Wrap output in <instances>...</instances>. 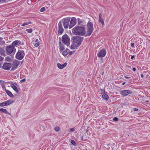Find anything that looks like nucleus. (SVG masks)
<instances>
[{"label":"nucleus","instance_id":"a19ab883","mask_svg":"<svg viewBox=\"0 0 150 150\" xmlns=\"http://www.w3.org/2000/svg\"><path fill=\"white\" fill-rule=\"evenodd\" d=\"M131 47L133 48L134 46V43H131Z\"/></svg>","mask_w":150,"mask_h":150},{"label":"nucleus","instance_id":"7c9ffc66","mask_svg":"<svg viewBox=\"0 0 150 150\" xmlns=\"http://www.w3.org/2000/svg\"><path fill=\"white\" fill-rule=\"evenodd\" d=\"M71 143L73 145H75L76 144L75 141L73 140H72L71 141Z\"/></svg>","mask_w":150,"mask_h":150},{"label":"nucleus","instance_id":"37998d69","mask_svg":"<svg viewBox=\"0 0 150 150\" xmlns=\"http://www.w3.org/2000/svg\"><path fill=\"white\" fill-rule=\"evenodd\" d=\"M27 22L28 23V24L33 23V22L30 21Z\"/></svg>","mask_w":150,"mask_h":150},{"label":"nucleus","instance_id":"79ce46f5","mask_svg":"<svg viewBox=\"0 0 150 150\" xmlns=\"http://www.w3.org/2000/svg\"><path fill=\"white\" fill-rule=\"evenodd\" d=\"M4 59V58L0 56V61H2Z\"/></svg>","mask_w":150,"mask_h":150},{"label":"nucleus","instance_id":"c03bdc74","mask_svg":"<svg viewBox=\"0 0 150 150\" xmlns=\"http://www.w3.org/2000/svg\"><path fill=\"white\" fill-rule=\"evenodd\" d=\"M133 110L135 111H137L138 110V109L137 108H134Z\"/></svg>","mask_w":150,"mask_h":150},{"label":"nucleus","instance_id":"9d476101","mask_svg":"<svg viewBox=\"0 0 150 150\" xmlns=\"http://www.w3.org/2000/svg\"><path fill=\"white\" fill-rule=\"evenodd\" d=\"M63 25L64 28H67L69 27L70 19L69 18H64V19Z\"/></svg>","mask_w":150,"mask_h":150},{"label":"nucleus","instance_id":"f3484780","mask_svg":"<svg viewBox=\"0 0 150 150\" xmlns=\"http://www.w3.org/2000/svg\"><path fill=\"white\" fill-rule=\"evenodd\" d=\"M21 44V42L20 41L16 40L13 41L12 43V45L13 47L16 46L17 45H19Z\"/></svg>","mask_w":150,"mask_h":150},{"label":"nucleus","instance_id":"cd10ccee","mask_svg":"<svg viewBox=\"0 0 150 150\" xmlns=\"http://www.w3.org/2000/svg\"><path fill=\"white\" fill-rule=\"evenodd\" d=\"M4 43V41L3 40V38L0 37V45L1 44H3Z\"/></svg>","mask_w":150,"mask_h":150},{"label":"nucleus","instance_id":"2eb2a0df","mask_svg":"<svg viewBox=\"0 0 150 150\" xmlns=\"http://www.w3.org/2000/svg\"><path fill=\"white\" fill-rule=\"evenodd\" d=\"M16 84H13L11 83L10 84V86L13 89V90L15 91L17 93H18L19 91L16 86Z\"/></svg>","mask_w":150,"mask_h":150},{"label":"nucleus","instance_id":"c85d7f7f","mask_svg":"<svg viewBox=\"0 0 150 150\" xmlns=\"http://www.w3.org/2000/svg\"><path fill=\"white\" fill-rule=\"evenodd\" d=\"M46 10L45 7H43L41 8L40 10V11L41 12L44 11Z\"/></svg>","mask_w":150,"mask_h":150},{"label":"nucleus","instance_id":"393cba45","mask_svg":"<svg viewBox=\"0 0 150 150\" xmlns=\"http://www.w3.org/2000/svg\"><path fill=\"white\" fill-rule=\"evenodd\" d=\"M33 44L34 45L35 47H38L40 45V43H39V42H33Z\"/></svg>","mask_w":150,"mask_h":150},{"label":"nucleus","instance_id":"f257e3e1","mask_svg":"<svg viewBox=\"0 0 150 150\" xmlns=\"http://www.w3.org/2000/svg\"><path fill=\"white\" fill-rule=\"evenodd\" d=\"M72 31L75 35L82 36L85 34V29L82 27L75 26L72 29Z\"/></svg>","mask_w":150,"mask_h":150},{"label":"nucleus","instance_id":"a211bd4d","mask_svg":"<svg viewBox=\"0 0 150 150\" xmlns=\"http://www.w3.org/2000/svg\"><path fill=\"white\" fill-rule=\"evenodd\" d=\"M79 46H78V45H77L76 43H74L71 45V46L70 47V48L71 50H74V49H76L77 47H78Z\"/></svg>","mask_w":150,"mask_h":150},{"label":"nucleus","instance_id":"9b49d317","mask_svg":"<svg viewBox=\"0 0 150 150\" xmlns=\"http://www.w3.org/2000/svg\"><path fill=\"white\" fill-rule=\"evenodd\" d=\"M11 66L12 65L10 63L5 62L4 63L2 68L4 70H8L10 69Z\"/></svg>","mask_w":150,"mask_h":150},{"label":"nucleus","instance_id":"412c9836","mask_svg":"<svg viewBox=\"0 0 150 150\" xmlns=\"http://www.w3.org/2000/svg\"><path fill=\"white\" fill-rule=\"evenodd\" d=\"M102 98L105 100H107L108 99L109 97L108 96L105 94V93H103L102 94Z\"/></svg>","mask_w":150,"mask_h":150},{"label":"nucleus","instance_id":"ea45409f","mask_svg":"<svg viewBox=\"0 0 150 150\" xmlns=\"http://www.w3.org/2000/svg\"><path fill=\"white\" fill-rule=\"evenodd\" d=\"M102 14L101 13H100L99 15V19L102 18Z\"/></svg>","mask_w":150,"mask_h":150},{"label":"nucleus","instance_id":"2f4dec72","mask_svg":"<svg viewBox=\"0 0 150 150\" xmlns=\"http://www.w3.org/2000/svg\"><path fill=\"white\" fill-rule=\"evenodd\" d=\"M28 25V22H24V23H23L21 25V26H24L25 25Z\"/></svg>","mask_w":150,"mask_h":150},{"label":"nucleus","instance_id":"aec40b11","mask_svg":"<svg viewBox=\"0 0 150 150\" xmlns=\"http://www.w3.org/2000/svg\"><path fill=\"white\" fill-rule=\"evenodd\" d=\"M5 92L11 98H13V96L11 92L8 90L5 89Z\"/></svg>","mask_w":150,"mask_h":150},{"label":"nucleus","instance_id":"a18cd8bd","mask_svg":"<svg viewBox=\"0 0 150 150\" xmlns=\"http://www.w3.org/2000/svg\"><path fill=\"white\" fill-rule=\"evenodd\" d=\"M144 76H145L146 78H147L149 76V74H145L144 75Z\"/></svg>","mask_w":150,"mask_h":150},{"label":"nucleus","instance_id":"b1692460","mask_svg":"<svg viewBox=\"0 0 150 150\" xmlns=\"http://www.w3.org/2000/svg\"><path fill=\"white\" fill-rule=\"evenodd\" d=\"M0 53L2 55H3L4 56H5L4 51V50L1 47H0Z\"/></svg>","mask_w":150,"mask_h":150},{"label":"nucleus","instance_id":"bb28decb","mask_svg":"<svg viewBox=\"0 0 150 150\" xmlns=\"http://www.w3.org/2000/svg\"><path fill=\"white\" fill-rule=\"evenodd\" d=\"M99 21L103 25H104V21L102 18L99 19Z\"/></svg>","mask_w":150,"mask_h":150},{"label":"nucleus","instance_id":"8fccbe9b","mask_svg":"<svg viewBox=\"0 0 150 150\" xmlns=\"http://www.w3.org/2000/svg\"><path fill=\"white\" fill-rule=\"evenodd\" d=\"M134 57V55H133V56H132L131 57V59H133Z\"/></svg>","mask_w":150,"mask_h":150},{"label":"nucleus","instance_id":"e433bc0d","mask_svg":"<svg viewBox=\"0 0 150 150\" xmlns=\"http://www.w3.org/2000/svg\"><path fill=\"white\" fill-rule=\"evenodd\" d=\"M38 39H35V40H33V42H38Z\"/></svg>","mask_w":150,"mask_h":150},{"label":"nucleus","instance_id":"1a4fd4ad","mask_svg":"<svg viewBox=\"0 0 150 150\" xmlns=\"http://www.w3.org/2000/svg\"><path fill=\"white\" fill-rule=\"evenodd\" d=\"M64 31V29L62 27V24L60 22H59L58 24V34L59 35L62 34Z\"/></svg>","mask_w":150,"mask_h":150},{"label":"nucleus","instance_id":"f8f14e48","mask_svg":"<svg viewBox=\"0 0 150 150\" xmlns=\"http://www.w3.org/2000/svg\"><path fill=\"white\" fill-rule=\"evenodd\" d=\"M120 93L123 96H126L132 93V92L129 90H124L121 91L120 92Z\"/></svg>","mask_w":150,"mask_h":150},{"label":"nucleus","instance_id":"5701e85b","mask_svg":"<svg viewBox=\"0 0 150 150\" xmlns=\"http://www.w3.org/2000/svg\"><path fill=\"white\" fill-rule=\"evenodd\" d=\"M59 45H60V47L59 48L60 52V53H62L63 51L65 50V48L63 46L61 45V43H59Z\"/></svg>","mask_w":150,"mask_h":150},{"label":"nucleus","instance_id":"4be33fe9","mask_svg":"<svg viewBox=\"0 0 150 150\" xmlns=\"http://www.w3.org/2000/svg\"><path fill=\"white\" fill-rule=\"evenodd\" d=\"M0 111L6 114H10V113L8 112L7 110L5 109L0 108Z\"/></svg>","mask_w":150,"mask_h":150},{"label":"nucleus","instance_id":"20e7f679","mask_svg":"<svg viewBox=\"0 0 150 150\" xmlns=\"http://www.w3.org/2000/svg\"><path fill=\"white\" fill-rule=\"evenodd\" d=\"M83 40V38L79 36H75L73 38V42L79 46L81 45Z\"/></svg>","mask_w":150,"mask_h":150},{"label":"nucleus","instance_id":"4c0bfd02","mask_svg":"<svg viewBox=\"0 0 150 150\" xmlns=\"http://www.w3.org/2000/svg\"><path fill=\"white\" fill-rule=\"evenodd\" d=\"M25 81H26L25 79H23L21 80L20 81V82H24Z\"/></svg>","mask_w":150,"mask_h":150},{"label":"nucleus","instance_id":"0eeeda50","mask_svg":"<svg viewBox=\"0 0 150 150\" xmlns=\"http://www.w3.org/2000/svg\"><path fill=\"white\" fill-rule=\"evenodd\" d=\"M76 20L75 17H73L71 19L69 25V28L70 29L73 28L76 24Z\"/></svg>","mask_w":150,"mask_h":150},{"label":"nucleus","instance_id":"c9c22d12","mask_svg":"<svg viewBox=\"0 0 150 150\" xmlns=\"http://www.w3.org/2000/svg\"><path fill=\"white\" fill-rule=\"evenodd\" d=\"M75 130V128H70V131L71 132H73Z\"/></svg>","mask_w":150,"mask_h":150},{"label":"nucleus","instance_id":"f704fd0d","mask_svg":"<svg viewBox=\"0 0 150 150\" xmlns=\"http://www.w3.org/2000/svg\"><path fill=\"white\" fill-rule=\"evenodd\" d=\"M75 52V51H71L70 50H69V53L70 54V55H71L72 54H73Z\"/></svg>","mask_w":150,"mask_h":150},{"label":"nucleus","instance_id":"6e6552de","mask_svg":"<svg viewBox=\"0 0 150 150\" xmlns=\"http://www.w3.org/2000/svg\"><path fill=\"white\" fill-rule=\"evenodd\" d=\"M14 102L12 100H9L0 103V107H4L9 105Z\"/></svg>","mask_w":150,"mask_h":150},{"label":"nucleus","instance_id":"58836bf2","mask_svg":"<svg viewBox=\"0 0 150 150\" xmlns=\"http://www.w3.org/2000/svg\"><path fill=\"white\" fill-rule=\"evenodd\" d=\"M4 84V81L2 80H0V84L2 85Z\"/></svg>","mask_w":150,"mask_h":150},{"label":"nucleus","instance_id":"4468645a","mask_svg":"<svg viewBox=\"0 0 150 150\" xmlns=\"http://www.w3.org/2000/svg\"><path fill=\"white\" fill-rule=\"evenodd\" d=\"M20 62L19 61L16 60L14 62L13 67L12 68L13 70H15L19 65Z\"/></svg>","mask_w":150,"mask_h":150},{"label":"nucleus","instance_id":"423d86ee","mask_svg":"<svg viewBox=\"0 0 150 150\" xmlns=\"http://www.w3.org/2000/svg\"><path fill=\"white\" fill-rule=\"evenodd\" d=\"M7 52L9 54H15L16 52V49L12 45L8 46L6 48Z\"/></svg>","mask_w":150,"mask_h":150},{"label":"nucleus","instance_id":"dca6fc26","mask_svg":"<svg viewBox=\"0 0 150 150\" xmlns=\"http://www.w3.org/2000/svg\"><path fill=\"white\" fill-rule=\"evenodd\" d=\"M67 65V63H66L62 64L59 63H58L57 64L58 68L60 69H62L64 68Z\"/></svg>","mask_w":150,"mask_h":150},{"label":"nucleus","instance_id":"864d4df0","mask_svg":"<svg viewBox=\"0 0 150 150\" xmlns=\"http://www.w3.org/2000/svg\"><path fill=\"white\" fill-rule=\"evenodd\" d=\"M125 82H123V83H122V85H124V84H125Z\"/></svg>","mask_w":150,"mask_h":150},{"label":"nucleus","instance_id":"a878e982","mask_svg":"<svg viewBox=\"0 0 150 150\" xmlns=\"http://www.w3.org/2000/svg\"><path fill=\"white\" fill-rule=\"evenodd\" d=\"M25 31L29 33H31L32 32L33 30L32 29L30 28L26 30Z\"/></svg>","mask_w":150,"mask_h":150},{"label":"nucleus","instance_id":"473e14b6","mask_svg":"<svg viewBox=\"0 0 150 150\" xmlns=\"http://www.w3.org/2000/svg\"><path fill=\"white\" fill-rule=\"evenodd\" d=\"M55 130L57 132L59 131L60 128L59 127H56L54 128Z\"/></svg>","mask_w":150,"mask_h":150},{"label":"nucleus","instance_id":"49530a36","mask_svg":"<svg viewBox=\"0 0 150 150\" xmlns=\"http://www.w3.org/2000/svg\"><path fill=\"white\" fill-rule=\"evenodd\" d=\"M136 70V69L135 68H134L132 69V70L134 71H135Z\"/></svg>","mask_w":150,"mask_h":150},{"label":"nucleus","instance_id":"de8ad7c7","mask_svg":"<svg viewBox=\"0 0 150 150\" xmlns=\"http://www.w3.org/2000/svg\"><path fill=\"white\" fill-rule=\"evenodd\" d=\"M79 20H80V19L79 18H78V23L79 24H80V22L79 21Z\"/></svg>","mask_w":150,"mask_h":150},{"label":"nucleus","instance_id":"3c124183","mask_svg":"<svg viewBox=\"0 0 150 150\" xmlns=\"http://www.w3.org/2000/svg\"><path fill=\"white\" fill-rule=\"evenodd\" d=\"M6 0H0V2H4Z\"/></svg>","mask_w":150,"mask_h":150},{"label":"nucleus","instance_id":"6ab92c4d","mask_svg":"<svg viewBox=\"0 0 150 150\" xmlns=\"http://www.w3.org/2000/svg\"><path fill=\"white\" fill-rule=\"evenodd\" d=\"M69 52V50L68 49H66V50H64V51H63L61 53H62L64 56H65L68 54Z\"/></svg>","mask_w":150,"mask_h":150},{"label":"nucleus","instance_id":"7ed1b4c3","mask_svg":"<svg viewBox=\"0 0 150 150\" xmlns=\"http://www.w3.org/2000/svg\"><path fill=\"white\" fill-rule=\"evenodd\" d=\"M93 25L91 22H88L87 24V34L88 36L91 35L93 31Z\"/></svg>","mask_w":150,"mask_h":150},{"label":"nucleus","instance_id":"72a5a7b5","mask_svg":"<svg viewBox=\"0 0 150 150\" xmlns=\"http://www.w3.org/2000/svg\"><path fill=\"white\" fill-rule=\"evenodd\" d=\"M113 120L115 122H117L118 121V120L117 117H115L113 118Z\"/></svg>","mask_w":150,"mask_h":150},{"label":"nucleus","instance_id":"09e8293b","mask_svg":"<svg viewBox=\"0 0 150 150\" xmlns=\"http://www.w3.org/2000/svg\"><path fill=\"white\" fill-rule=\"evenodd\" d=\"M141 76L142 78H143L144 77V75L143 74H141Z\"/></svg>","mask_w":150,"mask_h":150},{"label":"nucleus","instance_id":"603ef678","mask_svg":"<svg viewBox=\"0 0 150 150\" xmlns=\"http://www.w3.org/2000/svg\"><path fill=\"white\" fill-rule=\"evenodd\" d=\"M125 78L126 79H129V77H127V76H125Z\"/></svg>","mask_w":150,"mask_h":150},{"label":"nucleus","instance_id":"ddd939ff","mask_svg":"<svg viewBox=\"0 0 150 150\" xmlns=\"http://www.w3.org/2000/svg\"><path fill=\"white\" fill-rule=\"evenodd\" d=\"M106 54V50H102L97 54V56L99 57H103Z\"/></svg>","mask_w":150,"mask_h":150},{"label":"nucleus","instance_id":"5fc2aeb1","mask_svg":"<svg viewBox=\"0 0 150 150\" xmlns=\"http://www.w3.org/2000/svg\"><path fill=\"white\" fill-rule=\"evenodd\" d=\"M146 102H148V101H146Z\"/></svg>","mask_w":150,"mask_h":150},{"label":"nucleus","instance_id":"39448f33","mask_svg":"<svg viewBox=\"0 0 150 150\" xmlns=\"http://www.w3.org/2000/svg\"><path fill=\"white\" fill-rule=\"evenodd\" d=\"M25 53L24 51L19 50L16 54V58L19 60L22 59L24 57Z\"/></svg>","mask_w":150,"mask_h":150},{"label":"nucleus","instance_id":"c756f323","mask_svg":"<svg viewBox=\"0 0 150 150\" xmlns=\"http://www.w3.org/2000/svg\"><path fill=\"white\" fill-rule=\"evenodd\" d=\"M11 60V59L10 58L8 57H6L5 58V60L6 61H10Z\"/></svg>","mask_w":150,"mask_h":150},{"label":"nucleus","instance_id":"f03ea898","mask_svg":"<svg viewBox=\"0 0 150 150\" xmlns=\"http://www.w3.org/2000/svg\"><path fill=\"white\" fill-rule=\"evenodd\" d=\"M62 41L67 46H69L70 43V40L68 36L67 35L65 34L62 36Z\"/></svg>","mask_w":150,"mask_h":150}]
</instances>
